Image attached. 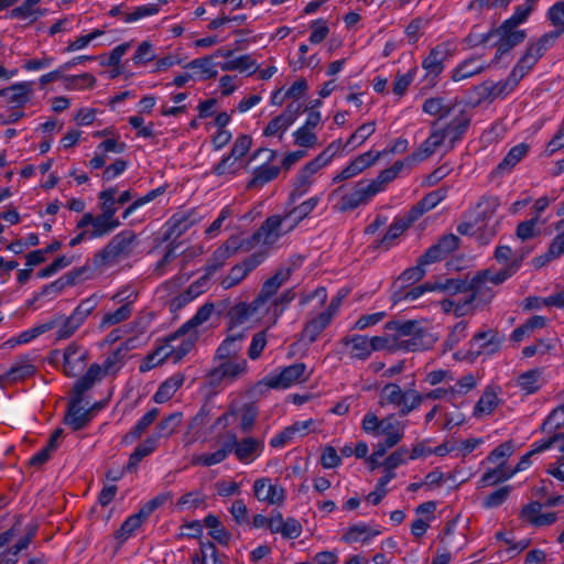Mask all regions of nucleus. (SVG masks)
Wrapping results in <instances>:
<instances>
[{
  "label": "nucleus",
  "mask_w": 564,
  "mask_h": 564,
  "mask_svg": "<svg viewBox=\"0 0 564 564\" xmlns=\"http://www.w3.org/2000/svg\"><path fill=\"white\" fill-rule=\"evenodd\" d=\"M426 115L438 118L430 135L414 151L411 161L426 160L436 152L447 153L466 132L470 116L466 106L455 98L432 97L422 106Z\"/></svg>",
  "instance_id": "nucleus-1"
},
{
  "label": "nucleus",
  "mask_w": 564,
  "mask_h": 564,
  "mask_svg": "<svg viewBox=\"0 0 564 564\" xmlns=\"http://www.w3.org/2000/svg\"><path fill=\"white\" fill-rule=\"evenodd\" d=\"M122 362L119 355H109L102 365L93 364L74 384L76 400L69 405L65 416V423L74 431L83 429L90 420L89 410L79 406L82 395L88 391L96 382L100 381L108 375L116 373Z\"/></svg>",
  "instance_id": "nucleus-2"
},
{
  "label": "nucleus",
  "mask_w": 564,
  "mask_h": 564,
  "mask_svg": "<svg viewBox=\"0 0 564 564\" xmlns=\"http://www.w3.org/2000/svg\"><path fill=\"white\" fill-rule=\"evenodd\" d=\"M264 445L254 437H245L238 440L236 434H227L220 447L213 453H203L193 456V464L198 466H214L224 462L229 454L234 453L236 458L242 464H251L263 452Z\"/></svg>",
  "instance_id": "nucleus-3"
},
{
  "label": "nucleus",
  "mask_w": 564,
  "mask_h": 564,
  "mask_svg": "<svg viewBox=\"0 0 564 564\" xmlns=\"http://www.w3.org/2000/svg\"><path fill=\"white\" fill-rule=\"evenodd\" d=\"M98 198L100 200V214L95 216L91 213H86L76 225V228L88 229L89 239L91 240L109 235L121 224L116 216L115 189L110 187L100 192Z\"/></svg>",
  "instance_id": "nucleus-4"
},
{
  "label": "nucleus",
  "mask_w": 564,
  "mask_h": 564,
  "mask_svg": "<svg viewBox=\"0 0 564 564\" xmlns=\"http://www.w3.org/2000/svg\"><path fill=\"white\" fill-rule=\"evenodd\" d=\"M341 148V140H335L316 158L307 162L296 174L293 183L292 198L306 194L315 182L316 174L326 167Z\"/></svg>",
  "instance_id": "nucleus-5"
},
{
  "label": "nucleus",
  "mask_w": 564,
  "mask_h": 564,
  "mask_svg": "<svg viewBox=\"0 0 564 564\" xmlns=\"http://www.w3.org/2000/svg\"><path fill=\"white\" fill-rule=\"evenodd\" d=\"M285 226L286 220L282 215L269 217L251 237L249 247L257 250L253 254L263 256L264 260L270 251L279 245V241L292 231V228Z\"/></svg>",
  "instance_id": "nucleus-6"
},
{
  "label": "nucleus",
  "mask_w": 564,
  "mask_h": 564,
  "mask_svg": "<svg viewBox=\"0 0 564 564\" xmlns=\"http://www.w3.org/2000/svg\"><path fill=\"white\" fill-rule=\"evenodd\" d=\"M364 432L372 437H383L386 446L398 445L404 436V424L394 414L379 419L373 412H367L361 421Z\"/></svg>",
  "instance_id": "nucleus-7"
},
{
  "label": "nucleus",
  "mask_w": 564,
  "mask_h": 564,
  "mask_svg": "<svg viewBox=\"0 0 564 564\" xmlns=\"http://www.w3.org/2000/svg\"><path fill=\"white\" fill-rule=\"evenodd\" d=\"M213 312V304L203 305L185 325L169 338V352H189L197 339L195 328L207 322Z\"/></svg>",
  "instance_id": "nucleus-8"
},
{
  "label": "nucleus",
  "mask_w": 564,
  "mask_h": 564,
  "mask_svg": "<svg viewBox=\"0 0 564 564\" xmlns=\"http://www.w3.org/2000/svg\"><path fill=\"white\" fill-rule=\"evenodd\" d=\"M422 402V395L414 389L403 391L395 383L386 384L379 393L381 406L393 405L399 409L401 415H406L415 410Z\"/></svg>",
  "instance_id": "nucleus-9"
},
{
  "label": "nucleus",
  "mask_w": 564,
  "mask_h": 564,
  "mask_svg": "<svg viewBox=\"0 0 564 564\" xmlns=\"http://www.w3.org/2000/svg\"><path fill=\"white\" fill-rule=\"evenodd\" d=\"M533 8L532 3L518 6L513 14L501 24L498 29V33L502 36L503 43L499 46L498 53L507 52L510 47L524 39V32L517 31L516 28L527 21Z\"/></svg>",
  "instance_id": "nucleus-10"
},
{
  "label": "nucleus",
  "mask_w": 564,
  "mask_h": 564,
  "mask_svg": "<svg viewBox=\"0 0 564 564\" xmlns=\"http://www.w3.org/2000/svg\"><path fill=\"white\" fill-rule=\"evenodd\" d=\"M291 270L283 268L279 270L272 278L267 280L261 289L260 295L246 308L249 315H256L257 318L262 317L263 311L275 303L271 302V297L276 293L281 285L289 279Z\"/></svg>",
  "instance_id": "nucleus-11"
},
{
  "label": "nucleus",
  "mask_w": 564,
  "mask_h": 564,
  "mask_svg": "<svg viewBox=\"0 0 564 564\" xmlns=\"http://www.w3.org/2000/svg\"><path fill=\"white\" fill-rule=\"evenodd\" d=\"M34 95L33 82H15L0 89V104L9 109H19L31 101Z\"/></svg>",
  "instance_id": "nucleus-12"
},
{
  "label": "nucleus",
  "mask_w": 564,
  "mask_h": 564,
  "mask_svg": "<svg viewBox=\"0 0 564 564\" xmlns=\"http://www.w3.org/2000/svg\"><path fill=\"white\" fill-rule=\"evenodd\" d=\"M302 105L300 102L290 104L279 116L271 119L263 129L265 138H276L282 140L285 132L297 119Z\"/></svg>",
  "instance_id": "nucleus-13"
},
{
  "label": "nucleus",
  "mask_w": 564,
  "mask_h": 564,
  "mask_svg": "<svg viewBox=\"0 0 564 564\" xmlns=\"http://www.w3.org/2000/svg\"><path fill=\"white\" fill-rule=\"evenodd\" d=\"M247 370V360L234 358L228 355H219L216 365L210 372L214 382L221 380H234Z\"/></svg>",
  "instance_id": "nucleus-14"
},
{
  "label": "nucleus",
  "mask_w": 564,
  "mask_h": 564,
  "mask_svg": "<svg viewBox=\"0 0 564 564\" xmlns=\"http://www.w3.org/2000/svg\"><path fill=\"white\" fill-rule=\"evenodd\" d=\"M380 156V152H375L372 150L357 155L333 177V182L338 183L359 175L361 172L372 166Z\"/></svg>",
  "instance_id": "nucleus-15"
},
{
  "label": "nucleus",
  "mask_w": 564,
  "mask_h": 564,
  "mask_svg": "<svg viewBox=\"0 0 564 564\" xmlns=\"http://www.w3.org/2000/svg\"><path fill=\"white\" fill-rule=\"evenodd\" d=\"M465 290V284L457 280H448L445 283H426L424 285L415 286L406 291L402 296L394 295L393 303H398L400 300L412 302L421 297L425 292L443 291L448 293H459Z\"/></svg>",
  "instance_id": "nucleus-16"
},
{
  "label": "nucleus",
  "mask_w": 564,
  "mask_h": 564,
  "mask_svg": "<svg viewBox=\"0 0 564 564\" xmlns=\"http://www.w3.org/2000/svg\"><path fill=\"white\" fill-rule=\"evenodd\" d=\"M135 235L130 231H122L115 236L111 241L97 254L96 261L100 264L113 261L117 257L127 253L133 242Z\"/></svg>",
  "instance_id": "nucleus-17"
},
{
  "label": "nucleus",
  "mask_w": 564,
  "mask_h": 564,
  "mask_svg": "<svg viewBox=\"0 0 564 564\" xmlns=\"http://www.w3.org/2000/svg\"><path fill=\"white\" fill-rule=\"evenodd\" d=\"M254 497L260 502L268 505H282L285 499L284 488L276 481H272L270 478L262 477L253 482Z\"/></svg>",
  "instance_id": "nucleus-18"
},
{
  "label": "nucleus",
  "mask_w": 564,
  "mask_h": 564,
  "mask_svg": "<svg viewBox=\"0 0 564 564\" xmlns=\"http://www.w3.org/2000/svg\"><path fill=\"white\" fill-rule=\"evenodd\" d=\"M279 390H285L308 378V370L304 364H293L281 370L271 372Z\"/></svg>",
  "instance_id": "nucleus-19"
},
{
  "label": "nucleus",
  "mask_w": 564,
  "mask_h": 564,
  "mask_svg": "<svg viewBox=\"0 0 564 564\" xmlns=\"http://www.w3.org/2000/svg\"><path fill=\"white\" fill-rule=\"evenodd\" d=\"M263 262V256L252 254L250 258L231 268L230 272L223 279L224 289H230L239 284L256 267Z\"/></svg>",
  "instance_id": "nucleus-20"
},
{
  "label": "nucleus",
  "mask_w": 564,
  "mask_h": 564,
  "mask_svg": "<svg viewBox=\"0 0 564 564\" xmlns=\"http://www.w3.org/2000/svg\"><path fill=\"white\" fill-rule=\"evenodd\" d=\"M215 52L212 55L191 61L185 68L192 72L194 80H206L218 74Z\"/></svg>",
  "instance_id": "nucleus-21"
},
{
  "label": "nucleus",
  "mask_w": 564,
  "mask_h": 564,
  "mask_svg": "<svg viewBox=\"0 0 564 564\" xmlns=\"http://www.w3.org/2000/svg\"><path fill=\"white\" fill-rule=\"evenodd\" d=\"M241 242L238 237H230L221 247H219L209 259L206 271L208 274L215 273L218 269H220L225 262L235 254V252L240 248Z\"/></svg>",
  "instance_id": "nucleus-22"
},
{
  "label": "nucleus",
  "mask_w": 564,
  "mask_h": 564,
  "mask_svg": "<svg viewBox=\"0 0 564 564\" xmlns=\"http://www.w3.org/2000/svg\"><path fill=\"white\" fill-rule=\"evenodd\" d=\"M555 230L557 235L550 243L547 251L533 259L535 268H542L564 253V219L556 224Z\"/></svg>",
  "instance_id": "nucleus-23"
},
{
  "label": "nucleus",
  "mask_w": 564,
  "mask_h": 564,
  "mask_svg": "<svg viewBox=\"0 0 564 564\" xmlns=\"http://www.w3.org/2000/svg\"><path fill=\"white\" fill-rule=\"evenodd\" d=\"M384 328L386 330L391 332L394 335L395 339L411 337L408 339H403L402 344H410V341L413 340V344L416 345V340L419 339V337H422L417 324L413 321H391L386 323Z\"/></svg>",
  "instance_id": "nucleus-24"
},
{
  "label": "nucleus",
  "mask_w": 564,
  "mask_h": 564,
  "mask_svg": "<svg viewBox=\"0 0 564 564\" xmlns=\"http://www.w3.org/2000/svg\"><path fill=\"white\" fill-rule=\"evenodd\" d=\"M562 438H564V434H555L546 440H542L540 442L532 444V448L521 457L518 465L514 468L510 469L512 473V476H514L516 474H518L520 471L528 469L531 466V457L532 456L541 454V453L550 449L554 445L555 442H557L558 440H562Z\"/></svg>",
  "instance_id": "nucleus-25"
},
{
  "label": "nucleus",
  "mask_w": 564,
  "mask_h": 564,
  "mask_svg": "<svg viewBox=\"0 0 564 564\" xmlns=\"http://www.w3.org/2000/svg\"><path fill=\"white\" fill-rule=\"evenodd\" d=\"M321 198L322 195L313 196L301 203L299 206L294 207L289 213L282 215L286 220L285 227L292 228V230H294L295 227L315 209V207L321 202Z\"/></svg>",
  "instance_id": "nucleus-26"
},
{
  "label": "nucleus",
  "mask_w": 564,
  "mask_h": 564,
  "mask_svg": "<svg viewBox=\"0 0 564 564\" xmlns=\"http://www.w3.org/2000/svg\"><path fill=\"white\" fill-rule=\"evenodd\" d=\"M519 76L517 73H511L510 76L497 83L486 82L482 85V90L486 93V96L492 99L496 98H505L510 93L514 90L517 85L519 84Z\"/></svg>",
  "instance_id": "nucleus-27"
},
{
  "label": "nucleus",
  "mask_w": 564,
  "mask_h": 564,
  "mask_svg": "<svg viewBox=\"0 0 564 564\" xmlns=\"http://www.w3.org/2000/svg\"><path fill=\"white\" fill-rule=\"evenodd\" d=\"M59 356L63 359V371L68 377H75L82 373L87 365L85 355H50L48 362L55 365L59 362Z\"/></svg>",
  "instance_id": "nucleus-28"
},
{
  "label": "nucleus",
  "mask_w": 564,
  "mask_h": 564,
  "mask_svg": "<svg viewBox=\"0 0 564 564\" xmlns=\"http://www.w3.org/2000/svg\"><path fill=\"white\" fill-rule=\"evenodd\" d=\"M486 67L487 63L480 57L468 58L462 62L452 70V79L454 82H462L468 79L481 73L484 69H486Z\"/></svg>",
  "instance_id": "nucleus-29"
},
{
  "label": "nucleus",
  "mask_w": 564,
  "mask_h": 564,
  "mask_svg": "<svg viewBox=\"0 0 564 564\" xmlns=\"http://www.w3.org/2000/svg\"><path fill=\"white\" fill-rule=\"evenodd\" d=\"M498 392L499 389L494 386H489L485 389L482 395L474 408L473 414L475 417L481 419L494 412L500 401L498 398Z\"/></svg>",
  "instance_id": "nucleus-30"
},
{
  "label": "nucleus",
  "mask_w": 564,
  "mask_h": 564,
  "mask_svg": "<svg viewBox=\"0 0 564 564\" xmlns=\"http://www.w3.org/2000/svg\"><path fill=\"white\" fill-rule=\"evenodd\" d=\"M471 293L467 295L470 301L471 310L476 306L490 302L494 297L495 291L492 285L486 283L481 279L475 276L470 283Z\"/></svg>",
  "instance_id": "nucleus-31"
},
{
  "label": "nucleus",
  "mask_w": 564,
  "mask_h": 564,
  "mask_svg": "<svg viewBox=\"0 0 564 564\" xmlns=\"http://www.w3.org/2000/svg\"><path fill=\"white\" fill-rule=\"evenodd\" d=\"M542 54V45L531 44L511 73H517V76H519L520 80L533 67Z\"/></svg>",
  "instance_id": "nucleus-32"
},
{
  "label": "nucleus",
  "mask_w": 564,
  "mask_h": 564,
  "mask_svg": "<svg viewBox=\"0 0 564 564\" xmlns=\"http://www.w3.org/2000/svg\"><path fill=\"white\" fill-rule=\"evenodd\" d=\"M380 532L365 524H355L347 529L341 540L346 543H369Z\"/></svg>",
  "instance_id": "nucleus-33"
},
{
  "label": "nucleus",
  "mask_w": 564,
  "mask_h": 564,
  "mask_svg": "<svg viewBox=\"0 0 564 564\" xmlns=\"http://www.w3.org/2000/svg\"><path fill=\"white\" fill-rule=\"evenodd\" d=\"M332 313H321L316 318L312 319L304 328L301 343L306 345L313 343L318 334L330 323Z\"/></svg>",
  "instance_id": "nucleus-34"
},
{
  "label": "nucleus",
  "mask_w": 564,
  "mask_h": 564,
  "mask_svg": "<svg viewBox=\"0 0 564 564\" xmlns=\"http://www.w3.org/2000/svg\"><path fill=\"white\" fill-rule=\"evenodd\" d=\"M376 131V122L369 121L361 124L347 140V142L343 145V150H347L348 152L361 147Z\"/></svg>",
  "instance_id": "nucleus-35"
},
{
  "label": "nucleus",
  "mask_w": 564,
  "mask_h": 564,
  "mask_svg": "<svg viewBox=\"0 0 564 564\" xmlns=\"http://www.w3.org/2000/svg\"><path fill=\"white\" fill-rule=\"evenodd\" d=\"M446 196V189L441 188L427 194L416 206L412 208L410 214L412 220H416L424 213L435 208Z\"/></svg>",
  "instance_id": "nucleus-36"
},
{
  "label": "nucleus",
  "mask_w": 564,
  "mask_h": 564,
  "mask_svg": "<svg viewBox=\"0 0 564 564\" xmlns=\"http://www.w3.org/2000/svg\"><path fill=\"white\" fill-rule=\"evenodd\" d=\"M447 56V50L443 45L434 47L424 58L422 66L431 75H438L443 69V62Z\"/></svg>",
  "instance_id": "nucleus-37"
},
{
  "label": "nucleus",
  "mask_w": 564,
  "mask_h": 564,
  "mask_svg": "<svg viewBox=\"0 0 564 564\" xmlns=\"http://www.w3.org/2000/svg\"><path fill=\"white\" fill-rule=\"evenodd\" d=\"M519 269V262L513 261L511 264H508L507 268L494 271L487 270L482 273L477 274L476 276L485 281L486 283L496 286L505 282L508 278H510L517 270Z\"/></svg>",
  "instance_id": "nucleus-38"
},
{
  "label": "nucleus",
  "mask_w": 564,
  "mask_h": 564,
  "mask_svg": "<svg viewBox=\"0 0 564 564\" xmlns=\"http://www.w3.org/2000/svg\"><path fill=\"white\" fill-rule=\"evenodd\" d=\"M271 390H279V388L275 386L273 376L270 372L264 378L251 386L247 391V395L251 401L256 402L267 398Z\"/></svg>",
  "instance_id": "nucleus-39"
},
{
  "label": "nucleus",
  "mask_w": 564,
  "mask_h": 564,
  "mask_svg": "<svg viewBox=\"0 0 564 564\" xmlns=\"http://www.w3.org/2000/svg\"><path fill=\"white\" fill-rule=\"evenodd\" d=\"M100 296L93 294L89 297L83 300L69 315L70 318L77 324L83 325L87 317L94 312L99 304Z\"/></svg>",
  "instance_id": "nucleus-40"
},
{
  "label": "nucleus",
  "mask_w": 564,
  "mask_h": 564,
  "mask_svg": "<svg viewBox=\"0 0 564 564\" xmlns=\"http://www.w3.org/2000/svg\"><path fill=\"white\" fill-rule=\"evenodd\" d=\"M63 83L66 90H85L95 86L96 78L89 73H84L80 75L64 76Z\"/></svg>",
  "instance_id": "nucleus-41"
},
{
  "label": "nucleus",
  "mask_w": 564,
  "mask_h": 564,
  "mask_svg": "<svg viewBox=\"0 0 564 564\" xmlns=\"http://www.w3.org/2000/svg\"><path fill=\"white\" fill-rule=\"evenodd\" d=\"M40 1L41 0H25L21 6L14 8L10 12V18L20 20H36L39 17L45 13L44 11L36 8Z\"/></svg>",
  "instance_id": "nucleus-42"
},
{
  "label": "nucleus",
  "mask_w": 564,
  "mask_h": 564,
  "mask_svg": "<svg viewBox=\"0 0 564 564\" xmlns=\"http://www.w3.org/2000/svg\"><path fill=\"white\" fill-rule=\"evenodd\" d=\"M45 323H53V328H57L56 337L58 339H66L70 337L80 326L77 325L70 316H55Z\"/></svg>",
  "instance_id": "nucleus-43"
},
{
  "label": "nucleus",
  "mask_w": 564,
  "mask_h": 564,
  "mask_svg": "<svg viewBox=\"0 0 564 564\" xmlns=\"http://www.w3.org/2000/svg\"><path fill=\"white\" fill-rule=\"evenodd\" d=\"M53 329V323H41L30 329L22 332L19 336L9 339L6 344L13 348L18 344H25L36 338L37 336Z\"/></svg>",
  "instance_id": "nucleus-44"
},
{
  "label": "nucleus",
  "mask_w": 564,
  "mask_h": 564,
  "mask_svg": "<svg viewBox=\"0 0 564 564\" xmlns=\"http://www.w3.org/2000/svg\"><path fill=\"white\" fill-rule=\"evenodd\" d=\"M512 477L513 476L510 468L492 465V467L488 468L487 471L481 476L479 482L480 486H490L506 481Z\"/></svg>",
  "instance_id": "nucleus-45"
},
{
  "label": "nucleus",
  "mask_w": 564,
  "mask_h": 564,
  "mask_svg": "<svg viewBox=\"0 0 564 564\" xmlns=\"http://www.w3.org/2000/svg\"><path fill=\"white\" fill-rule=\"evenodd\" d=\"M183 378L173 377L164 381L155 392L153 400L155 403H164L169 401L176 390L182 386Z\"/></svg>",
  "instance_id": "nucleus-46"
},
{
  "label": "nucleus",
  "mask_w": 564,
  "mask_h": 564,
  "mask_svg": "<svg viewBox=\"0 0 564 564\" xmlns=\"http://www.w3.org/2000/svg\"><path fill=\"white\" fill-rule=\"evenodd\" d=\"M105 35L102 30L96 29L88 34L79 35L73 41H69L65 47L66 53H73L87 48L91 43L99 40Z\"/></svg>",
  "instance_id": "nucleus-47"
},
{
  "label": "nucleus",
  "mask_w": 564,
  "mask_h": 564,
  "mask_svg": "<svg viewBox=\"0 0 564 564\" xmlns=\"http://www.w3.org/2000/svg\"><path fill=\"white\" fill-rule=\"evenodd\" d=\"M205 527L209 530V535L220 544H227L230 534L228 531L221 525L219 519L213 514H208L204 519Z\"/></svg>",
  "instance_id": "nucleus-48"
},
{
  "label": "nucleus",
  "mask_w": 564,
  "mask_h": 564,
  "mask_svg": "<svg viewBox=\"0 0 564 564\" xmlns=\"http://www.w3.org/2000/svg\"><path fill=\"white\" fill-rule=\"evenodd\" d=\"M280 173V169L275 165L263 164L257 167L253 172V177L250 186H263L264 184L274 180Z\"/></svg>",
  "instance_id": "nucleus-49"
},
{
  "label": "nucleus",
  "mask_w": 564,
  "mask_h": 564,
  "mask_svg": "<svg viewBox=\"0 0 564 564\" xmlns=\"http://www.w3.org/2000/svg\"><path fill=\"white\" fill-rule=\"evenodd\" d=\"M293 143L300 149H312L317 145L318 138L315 131L299 127L292 133Z\"/></svg>",
  "instance_id": "nucleus-50"
},
{
  "label": "nucleus",
  "mask_w": 564,
  "mask_h": 564,
  "mask_svg": "<svg viewBox=\"0 0 564 564\" xmlns=\"http://www.w3.org/2000/svg\"><path fill=\"white\" fill-rule=\"evenodd\" d=\"M413 221L414 220H412V215L409 214L406 218L398 219L392 223L382 239V243L387 247H390Z\"/></svg>",
  "instance_id": "nucleus-51"
},
{
  "label": "nucleus",
  "mask_w": 564,
  "mask_h": 564,
  "mask_svg": "<svg viewBox=\"0 0 564 564\" xmlns=\"http://www.w3.org/2000/svg\"><path fill=\"white\" fill-rule=\"evenodd\" d=\"M34 371L35 368L32 364L28 361H21L1 375L0 379L6 381H18L32 376Z\"/></svg>",
  "instance_id": "nucleus-52"
},
{
  "label": "nucleus",
  "mask_w": 564,
  "mask_h": 564,
  "mask_svg": "<svg viewBox=\"0 0 564 564\" xmlns=\"http://www.w3.org/2000/svg\"><path fill=\"white\" fill-rule=\"evenodd\" d=\"M12 532L8 531L0 535V564H15L18 562V552L9 546L12 540Z\"/></svg>",
  "instance_id": "nucleus-53"
},
{
  "label": "nucleus",
  "mask_w": 564,
  "mask_h": 564,
  "mask_svg": "<svg viewBox=\"0 0 564 564\" xmlns=\"http://www.w3.org/2000/svg\"><path fill=\"white\" fill-rule=\"evenodd\" d=\"M441 307L444 312H453L456 316H464L473 311L467 295L458 300H444L441 302Z\"/></svg>",
  "instance_id": "nucleus-54"
},
{
  "label": "nucleus",
  "mask_w": 564,
  "mask_h": 564,
  "mask_svg": "<svg viewBox=\"0 0 564 564\" xmlns=\"http://www.w3.org/2000/svg\"><path fill=\"white\" fill-rule=\"evenodd\" d=\"M512 453L513 444L511 442H505L490 453L487 460L491 465L507 467L508 458L512 455Z\"/></svg>",
  "instance_id": "nucleus-55"
},
{
  "label": "nucleus",
  "mask_w": 564,
  "mask_h": 564,
  "mask_svg": "<svg viewBox=\"0 0 564 564\" xmlns=\"http://www.w3.org/2000/svg\"><path fill=\"white\" fill-rule=\"evenodd\" d=\"M131 314V305L123 304L115 312L106 313L100 321V328H107L126 321Z\"/></svg>",
  "instance_id": "nucleus-56"
},
{
  "label": "nucleus",
  "mask_w": 564,
  "mask_h": 564,
  "mask_svg": "<svg viewBox=\"0 0 564 564\" xmlns=\"http://www.w3.org/2000/svg\"><path fill=\"white\" fill-rule=\"evenodd\" d=\"M246 336L241 332L234 330L227 335L218 348V352H237L242 349Z\"/></svg>",
  "instance_id": "nucleus-57"
},
{
  "label": "nucleus",
  "mask_w": 564,
  "mask_h": 564,
  "mask_svg": "<svg viewBox=\"0 0 564 564\" xmlns=\"http://www.w3.org/2000/svg\"><path fill=\"white\" fill-rule=\"evenodd\" d=\"M141 528V511L128 518L119 529L117 539L121 542L128 540Z\"/></svg>",
  "instance_id": "nucleus-58"
},
{
  "label": "nucleus",
  "mask_w": 564,
  "mask_h": 564,
  "mask_svg": "<svg viewBox=\"0 0 564 564\" xmlns=\"http://www.w3.org/2000/svg\"><path fill=\"white\" fill-rule=\"evenodd\" d=\"M240 163L231 155L224 158L214 169V173L218 176L231 177L237 174Z\"/></svg>",
  "instance_id": "nucleus-59"
},
{
  "label": "nucleus",
  "mask_w": 564,
  "mask_h": 564,
  "mask_svg": "<svg viewBox=\"0 0 564 564\" xmlns=\"http://www.w3.org/2000/svg\"><path fill=\"white\" fill-rule=\"evenodd\" d=\"M310 43L311 44H319L323 42L329 34V28L326 23V21L318 19L314 20L310 23Z\"/></svg>",
  "instance_id": "nucleus-60"
},
{
  "label": "nucleus",
  "mask_w": 564,
  "mask_h": 564,
  "mask_svg": "<svg viewBox=\"0 0 564 564\" xmlns=\"http://www.w3.org/2000/svg\"><path fill=\"white\" fill-rule=\"evenodd\" d=\"M518 384L527 393H533L540 388V372L538 370H531L522 373L518 378Z\"/></svg>",
  "instance_id": "nucleus-61"
},
{
  "label": "nucleus",
  "mask_w": 564,
  "mask_h": 564,
  "mask_svg": "<svg viewBox=\"0 0 564 564\" xmlns=\"http://www.w3.org/2000/svg\"><path fill=\"white\" fill-rule=\"evenodd\" d=\"M539 216H535L529 220L522 221L517 227V237L524 241L535 237L539 234L538 230Z\"/></svg>",
  "instance_id": "nucleus-62"
},
{
  "label": "nucleus",
  "mask_w": 564,
  "mask_h": 564,
  "mask_svg": "<svg viewBox=\"0 0 564 564\" xmlns=\"http://www.w3.org/2000/svg\"><path fill=\"white\" fill-rule=\"evenodd\" d=\"M365 204V202L361 198V195L357 191L356 187H354L349 193L341 196L337 208L340 212H347L357 208L358 206Z\"/></svg>",
  "instance_id": "nucleus-63"
},
{
  "label": "nucleus",
  "mask_w": 564,
  "mask_h": 564,
  "mask_svg": "<svg viewBox=\"0 0 564 564\" xmlns=\"http://www.w3.org/2000/svg\"><path fill=\"white\" fill-rule=\"evenodd\" d=\"M564 426V404L554 409L543 423V430L556 431Z\"/></svg>",
  "instance_id": "nucleus-64"
}]
</instances>
